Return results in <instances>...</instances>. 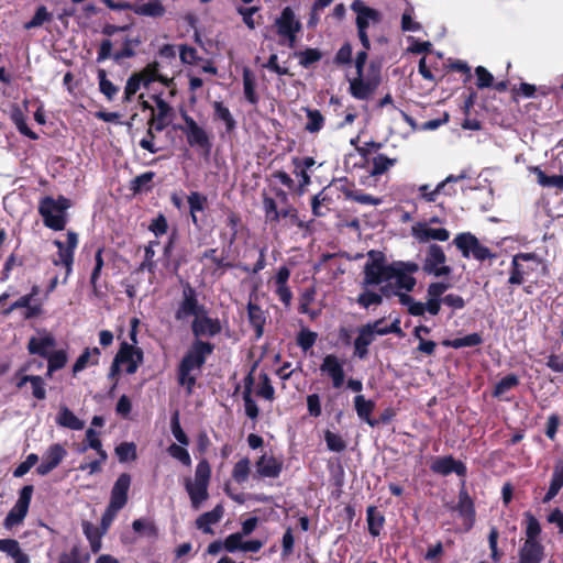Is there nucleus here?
Returning a JSON list of instances; mask_svg holds the SVG:
<instances>
[{
  "label": "nucleus",
  "mask_w": 563,
  "mask_h": 563,
  "mask_svg": "<svg viewBox=\"0 0 563 563\" xmlns=\"http://www.w3.org/2000/svg\"><path fill=\"white\" fill-rule=\"evenodd\" d=\"M383 147V143L369 141L365 142L362 146H355L356 152L361 156V163H355L354 166L365 167L369 165L372 154H378V151Z\"/></svg>",
  "instance_id": "obj_49"
},
{
  "label": "nucleus",
  "mask_w": 563,
  "mask_h": 563,
  "mask_svg": "<svg viewBox=\"0 0 563 563\" xmlns=\"http://www.w3.org/2000/svg\"><path fill=\"white\" fill-rule=\"evenodd\" d=\"M141 44L139 37H125L122 48L112 54V42L109 38L102 40L98 49L97 62L101 63L108 58H113L119 63L124 58H132L135 56L134 47Z\"/></svg>",
  "instance_id": "obj_11"
},
{
  "label": "nucleus",
  "mask_w": 563,
  "mask_h": 563,
  "mask_svg": "<svg viewBox=\"0 0 563 563\" xmlns=\"http://www.w3.org/2000/svg\"><path fill=\"white\" fill-rule=\"evenodd\" d=\"M454 509L459 512V516L463 519L465 530H471L475 523L476 510L473 498L470 496L465 488V482L462 483V488L459 492V500Z\"/></svg>",
  "instance_id": "obj_18"
},
{
  "label": "nucleus",
  "mask_w": 563,
  "mask_h": 563,
  "mask_svg": "<svg viewBox=\"0 0 563 563\" xmlns=\"http://www.w3.org/2000/svg\"><path fill=\"white\" fill-rule=\"evenodd\" d=\"M10 120L22 135L34 141L38 139V134L29 128L26 123V117L18 104L12 106L10 111Z\"/></svg>",
  "instance_id": "obj_38"
},
{
  "label": "nucleus",
  "mask_w": 563,
  "mask_h": 563,
  "mask_svg": "<svg viewBox=\"0 0 563 563\" xmlns=\"http://www.w3.org/2000/svg\"><path fill=\"white\" fill-rule=\"evenodd\" d=\"M153 100L155 101L157 112L155 113L153 111L152 118L148 120L147 125L155 128V131L159 133L168 126L170 122L169 117L173 113V108L159 95H154Z\"/></svg>",
  "instance_id": "obj_22"
},
{
  "label": "nucleus",
  "mask_w": 563,
  "mask_h": 563,
  "mask_svg": "<svg viewBox=\"0 0 563 563\" xmlns=\"http://www.w3.org/2000/svg\"><path fill=\"white\" fill-rule=\"evenodd\" d=\"M255 79L253 77L252 71L249 68H244L243 70V92L244 97L251 104L258 103V96L255 91Z\"/></svg>",
  "instance_id": "obj_53"
},
{
  "label": "nucleus",
  "mask_w": 563,
  "mask_h": 563,
  "mask_svg": "<svg viewBox=\"0 0 563 563\" xmlns=\"http://www.w3.org/2000/svg\"><path fill=\"white\" fill-rule=\"evenodd\" d=\"M178 240V233L176 230H174L170 235L168 236L167 242L164 245L163 249V260H164V266L166 268L172 269L173 273H177L181 265L186 263V260L184 256H173V250L175 247V244Z\"/></svg>",
  "instance_id": "obj_29"
},
{
  "label": "nucleus",
  "mask_w": 563,
  "mask_h": 563,
  "mask_svg": "<svg viewBox=\"0 0 563 563\" xmlns=\"http://www.w3.org/2000/svg\"><path fill=\"white\" fill-rule=\"evenodd\" d=\"M222 331L221 321L219 318H211L208 314V310L201 312L199 317H196L191 322V332L195 340H201L202 336L214 338Z\"/></svg>",
  "instance_id": "obj_15"
},
{
  "label": "nucleus",
  "mask_w": 563,
  "mask_h": 563,
  "mask_svg": "<svg viewBox=\"0 0 563 563\" xmlns=\"http://www.w3.org/2000/svg\"><path fill=\"white\" fill-rule=\"evenodd\" d=\"M67 450L59 443L49 445L42 456L41 464L36 467V473L41 476L49 474L66 457Z\"/></svg>",
  "instance_id": "obj_16"
},
{
  "label": "nucleus",
  "mask_w": 563,
  "mask_h": 563,
  "mask_svg": "<svg viewBox=\"0 0 563 563\" xmlns=\"http://www.w3.org/2000/svg\"><path fill=\"white\" fill-rule=\"evenodd\" d=\"M453 244L461 252L464 258L473 257L478 262L487 260H495L497 254L494 253L489 247L483 245L479 240L471 232L459 233Z\"/></svg>",
  "instance_id": "obj_7"
},
{
  "label": "nucleus",
  "mask_w": 563,
  "mask_h": 563,
  "mask_svg": "<svg viewBox=\"0 0 563 563\" xmlns=\"http://www.w3.org/2000/svg\"><path fill=\"white\" fill-rule=\"evenodd\" d=\"M66 236V242H63L60 240L53 241V244L57 247L58 255V258L54 260L53 262H68L69 264L70 261H74L75 251L79 243L78 234L75 231H68Z\"/></svg>",
  "instance_id": "obj_26"
},
{
  "label": "nucleus",
  "mask_w": 563,
  "mask_h": 563,
  "mask_svg": "<svg viewBox=\"0 0 563 563\" xmlns=\"http://www.w3.org/2000/svg\"><path fill=\"white\" fill-rule=\"evenodd\" d=\"M185 487L190 497L192 508L199 509L201 504L209 497L208 485L196 484L190 478H187Z\"/></svg>",
  "instance_id": "obj_40"
},
{
  "label": "nucleus",
  "mask_w": 563,
  "mask_h": 563,
  "mask_svg": "<svg viewBox=\"0 0 563 563\" xmlns=\"http://www.w3.org/2000/svg\"><path fill=\"white\" fill-rule=\"evenodd\" d=\"M114 357L117 358V363L128 364V374H134L139 365L143 363L144 353L141 347H136L124 341L120 344L119 351Z\"/></svg>",
  "instance_id": "obj_17"
},
{
  "label": "nucleus",
  "mask_w": 563,
  "mask_h": 563,
  "mask_svg": "<svg viewBox=\"0 0 563 563\" xmlns=\"http://www.w3.org/2000/svg\"><path fill=\"white\" fill-rule=\"evenodd\" d=\"M307 123L305 130L309 133H318L324 125V117L318 109H306Z\"/></svg>",
  "instance_id": "obj_54"
},
{
  "label": "nucleus",
  "mask_w": 563,
  "mask_h": 563,
  "mask_svg": "<svg viewBox=\"0 0 563 563\" xmlns=\"http://www.w3.org/2000/svg\"><path fill=\"white\" fill-rule=\"evenodd\" d=\"M445 347L461 349V347H473L478 346L483 343L482 334L474 332L463 338L445 339L442 342Z\"/></svg>",
  "instance_id": "obj_45"
},
{
  "label": "nucleus",
  "mask_w": 563,
  "mask_h": 563,
  "mask_svg": "<svg viewBox=\"0 0 563 563\" xmlns=\"http://www.w3.org/2000/svg\"><path fill=\"white\" fill-rule=\"evenodd\" d=\"M31 362L23 364L14 374L15 387L22 389L27 383L31 384L32 396L37 400L46 398V383L40 375L24 374L30 368Z\"/></svg>",
  "instance_id": "obj_14"
},
{
  "label": "nucleus",
  "mask_w": 563,
  "mask_h": 563,
  "mask_svg": "<svg viewBox=\"0 0 563 563\" xmlns=\"http://www.w3.org/2000/svg\"><path fill=\"white\" fill-rule=\"evenodd\" d=\"M70 207V199L63 195L57 198L45 196L40 200L37 211L46 228L53 231H63L68 222L67 210Z\"/></svg>",
  "instance_id": "obj_3"
},
{
  "label": "nucleus",
  "mask_w": 563,
  "mask_h": 563,
  "mask_svg": "<svg viewBox=\"0 0 563 563\" xmlns=\"http://www.w3.org/2000/svg\"><path fill=\"white\" fill-rule=\"evenodd\" d=\"M397 162V158H390L385 154L378 153L369 161L371 168L368 169V174L372 177L382 176L394 167Z\"/></svg>",
  "instance_id": "obj_39"
},
{
  "label": "nucleus",
  "mask_w": 563,
  "mask_h": 563,
  "mask_svg": "<svg viewBox=\"0 0 563 563\" xmlns=\"http://www.w3.org/2000/svg\"><path fill=\"white\" fill-rule=\"evenodd\" d=\"M445 262L446 255L443 249L438 244H430L422 269L424 273L435 277L449 276L452 273V268L445 265Z\"/></svg>",
  "instance_id": "obj_13"
},
{
  "label": "nucleus",
  "mask_w": 563,
  "mask_h": 563,
  "mask_svg": "<svg viewBox=\"0 0 563 563\" xmlns=\"http://www.w3.org/2000/svg\"><path fill=\"white\" fill-rule=\"evenodd\" d=\"M139 75H142L143 78V85L145 87H148L151 82L159 81L164 84L165 86H169V84L173 81V79H168L167 77L159 74V64L157 62H153L147 64L143 70L137 73Z\"/></svg>",
  "instance_id": "obj_44"
},
{
  "label": "nucleus",
  "mask_w": 563,
  "mask_h": 563,
  "mask_svg": "<svg viewBox=\"0 0 563 563\" xmlns=\"http://www.w3.org/2000/svg\"><path fill=\"white\" fill-rule=\"evenodd\" d=\"M256 395L269 401L274 400L275 398V389L266 373L260 374V385L256 390Z\"/></svg>",
  "instance_id": "obj_63"
},
{
  "label": "nucleus",
  "mask_w": 563,
  "mask_h": 563,
  "mask_svg": "<svg viewBox=\"0 0 563 563\" xmlns=\"http://www.w3.org/2000/svg\"><path fill=\"white\" fill-rule=\"evenodd\" d=\"M542 542L525 541L518 551V563H541L545 556Z\"/></svg>",
  "instance_id": "obj_27"
},
{
  "label": "nucleus",
  "mask_w": 563,
  "mask_h": 563,
  "mask_svg": "<svg viewBox=\"0 0 563 563\" xmlns=\"http://www.w3.org/2000/svg\"><path fill=\"white\" fill-rule=\"evenodd\" d=\"M100 354L101 352L98 347H86L73 365V374L76 375L84 371L89 363L90 365H98Z\"/></svg>",
  "instance_id": "obj_43"
},
{
  "label": "nucleus",
  "mask_w": 563,
  "mask_h": 563,
  "mask_svg": "<svg viewBox=\"0 0 563 563\" xmlns=\"http://www.w3.org/2000/svg\"><path fill=\"white\" fill-rule=\"evenodd\" d=\"M57 424L70 430H81L84 421L80 420L69 408L62 407L56 418Z\"/></svg>",
  "instance_id": "obj_46"
},
{
  "label": "nucleus",
  "mask_w": 563,
  "mask_h": 563,
  "mask_svg": "<svg viewBox=\"0 0 563 563\" xmlns=\"http://www.w3.org/2000/svg\"><path fill=\"white\" fill-rule=\"evenodd\" d=\"M52 19H53V15H52L51 12L47 11L46 7L45 5H40L36 9L34 15L32 16V19L24 24V29L25 30H31V29L40 27L45 22H51Z\"/></svg>",
  "instance_id": "obj_58"
},
{
  "label": "nucleus",
  "mask_w": 563,
  "mask_h": 563,
  "mask_svg": "<svg viewBox=\"0 0 563 563\" xmlns=\"http://www.w3.org/2000/svg\"><path fill=\"white\" fill-rule=\"evenodd\" d=\"M216 346L213 343L203 340H194L177 366V382L191 394L197 375L206 364L207 357L211 355Z\"/></svg>",
  "instance_id": "obj_1"
},
{
  "label": "nucleus",
  "mask_w": 563,
  "mask_h": 563,
  "mask_svg": "<svg viewBox=\"0 0 563 563\" xmlns=\"http://www.w3.org/2000/svg\"><path fill=\"white\" fill-rule=\"evenodd\" d=\"M366 63L354 60L356 77L350 79V93L357 100H368L382 82V65L371 60L365 73Z\"/></svg>",
  "instance_id": "obj_2"
},
{
  "label": "nucleus",
  "mask_w": 563,
  "mask_h": 563,
  "mask_svg": "<svg viewBox=\"0 0 563 563\" xmlns=\"http://www.w3.org/2000/svg\"><path fill=\"white\" fill-rule=\"evenodd\" d=\"M533 173L537 175L538 184L547 188H556L563 191V175H547L540 167H534Z\"/></svg>",
  "instance_id": "obj_51"
},
{
  "label": "nucleus",
  "mask_w": 563,
  "mask_h": 563,
  "mask_svg": "<svg viewBox=\"0 0 563 563\" xmlns=\"http://www.w3.org/2000/svg\"><path fill=\"white\" fill-rule=\"evenodd\" d=\"M284 463L274 455L263 454L255 462L256 474L260 477L277 478L283 471Z\"/></svg>",
  "instance_id": "obj_25"
},
{
  "label": "nucleus",
  "mask_w": 563,
  "mask_h": 563,
  "mask_svg": "<svg viewBox=\"0 0 563 563\" xmlns=\"http://www.w3.org/2000/svg\"><path fill=\"white\" fill-rule=\"evenodd\" d=\"M563 487V460H559L555 462L553 467L552 477L550 481V485L548 492L545 493L542 501L549 503L551 501Z\"/></svg>",
  "instance_id": "obj_36"
},
{
  "label": "nucleus",
  "mask_w": 563,
  "mask_h": 563,
  "mask_svg": "<svg viewBox=\"0 0 563 563\" xmlns=\"http://www.w3.org/2000/svg\"><path fill=\"white\" fill-rule=\"evenodd\" d=\"M262 203L265 222L267 224L276 225L282 219H288L290 225H296L300 229L303 228V222L299 219L298 210L291 203L278 209L275 198L265 192L263 194Z\"/></svg>",
  "instance_id": "obj_6"
},
{
  "label": "nucleus",
  "mask_w": 563,
  "mask_h": 563,
  "mask_svg": "<svg viewBox=\"0 0 563 563\" xmlns=\"http://www.w3.org/2000/svg\"><path fill=\"white\" fill-rule=\"evenodd\" d=\"M357 333L354 340V355L360 360H365L368 356V346L375 341V335L366 324L360 327Z\"/></svg>",
  "instance_id": "obj_30"
},
{
  "label": "nucleus",
  "mask_w": 563,
  "mask_h": 563,
  "mask_svg": "<svg viewBox=\"0 0 563 563\" xmlns=\"http://www.w3.org/2000/svg\"><path fill=\"white\" fill-rule=\"evenodd\" d=\"M224 515V508L221 504L217 505L212 510L201 514L196 519V527L206 534H213L212 525L218 523Z\"/></svg>",
  "instance_id": "obj_31"
},
{
  "label": "nucleus",
  "mask_w": 563,
  "mask_h": 563,
  "mask_svg": "<svg viewBox=\"0 0 563 563\" xmlns=\"http://www.w3.org/2000/svg\"><path fill=\"white\" fill-rule=\"evenodd\" d=\"M250 464L251 462L249 457H242L234 464L232 470V478L236 483L242 484L247 481L251 472Z\"/></svg>",
  "instance_id": "obj_57"
},
{
  "label": "nucleus",
  "mask_w": 563,
  "mask_h": 563,
  "mask_svg": "<svg viewBox=\"0 0 563 563\" xmlns=\"http://www.w3.org/2000/svg\"><path fill=\"white\" fill-rule=\"evenodd\" d=\"M44 335L41 338L31 336L27 342V352L31 355H38L44 357L48 354L49 350L55 347L56 340L52 333H48L46 330L43 331Z\"/></svg>",
  "instance_id": "obj_28"
},
{
  "label": "nucleus",
  "mask_w": 563,
  "mask_h": 563,
  "mask_svg": "<svg viewBox=\"0 0 563 563\" xmlns=\"http://www.w3.org/2000/svg\"><path fill=\"white\" fill-rule=\"evenodd\" d=\"M368 261L364 265V286H376L384 282H389V275L393 273L394 262L388 264L386 256L380 251H369Z\"/></svg>",
  "instance_id": "obj_4"
},
{
  "label": "nucleus",
  "mask_w": 563,
  "mask_h": 563,
  "mask_svg": "<svg viewBox=\"0 0 563 563\" xmlns=\"http://www.w3.org/2000/svg\"><path fill=\"white\" fill-rule=\"evenodd\" d=\"M207 309L202 303L199 302L198 292L189 282L181 284V299L177 305L174 318L176 321H186L189 318L199 317L201 312Z\"/></svg>",
  "instance_id": "obj_8"
},
{
  "label": "nucleus",
  "mask_w": 563,
  "mask_h": 563,
  "mask_svg": "<svg viewBox=\"0 0 563 563\" xmlns=\"http://www.w3.org/2000/svg\"><path fill=\"white\" fill-rule=\"evenodd\" d=\"M99 90L104 95L107 100L112 101L117 96L119 88L107 78L104 69L98 70Z\"/></svg>",
  "instance_id": "obj_56"
},
{
  "label": "nucleus",
  "mask_w": 563,
  "mask_h": 563,
  "mask_svg": "<svg viewBox=\"0 0 563 563\" xmlns=\"http://www.w3.org/2000/svg\"><path fill=\"white\" fill-rule=\"evenodd\" d=\"M181 118L185 125H176L174 129L180 130L186 134V140L189 146L198 147L203 153L209 154L212 143L206 130L201 128L186 111L181 112Z\"/></svg>",
  "instance_id": "obj_9"
},
{
  "label": "nucleus",
  "mask_w": 563,
  "mask_h": 563,
  "mask_svg": "<svg viewBox=\"0 0 563 563\" xmlns=\"http://www.w3.org/2000/svg\"><path fill=\"white\" fill-rule=\"evenodd\" d=\"M366 522L369 534L376 538L380 534V531L385 525V516L374 505L366 508Z\"/></svg>",
  "instance_id": "obj_41"
},
{
  "label": "nucleus",
  "mask_w": 563,
  "mask_h": 563,
  "mask_svg": "<svg viewBox=\"0 0 563 563\" xmlns=\"http://www.w3.org/2000/svg\"><path fill=\"white\" fill-rule=\"evenodd\" d=\"M541 264H543V260L534 252L515 254L510 263L508 284L511 286L522 285Z\"/></svg>",
  "instance_id": "obj_5"
},
{
  "label": "nucleus",
  "mask_w": 563,
  "mask_h": 563,
  "mask_svg": "<svg viewBox=\"0 0 563 563\" xmlns=\"http://www.w3.org/2000/svg\"><path fill=\"white\" fill-rule=\"evenodd\" d=\"M81 527L84 534L89 541L92 553H98L101 550V540L106 532H103L100 527H97L87 520L82 521Z\"/></svg>",
  "instance_id": "obj_42"
},
{
  "label": "nucleus",
  "mask_w": 563,
  "mask_h": 563,
  "mask_svg": "<svg viewBox=\"0 0 563 563\" xmlns=\"http://www.w3.org/2000/svg\"><path fill=\"white\" fill-rule=\"evenodd\" d=\"M344 199L365 206H378L383 201L382 198L374 197L356 188L354 190L344 189Z\"/></svg>",
  "instance_id": "obj_48"
},
{
  "label": "nucleus",
  "mask_w": 563,
  "mask_h": 563,
  "mask_svg": "<svg viewBox=\"0 0 563 563\" xmlns=\"http://www.w3.org/2000/svg\"><path fill=\"white\" fill-rule=\"evenodd\" d=\"M354 408L361 420L365 421L371 427L378 426V421L372 418V412L375 409V402L373 400H367L363 395H357L354 397Z\"/></svg>",
  "instance_id": "obj_34"
},
{
  "label": "nucleus",
  "mask_w": 563,
  "mask_h": 563,
  "mask_svg": "<svg viewBox=\"0 0 563 563\" xmlns=\"http://www.w3.org/2000/svg\"><path fill=\"white\" fill-rule=\"evenodd\" d=\"M318 339V333L313 332L307 328L301 329L296 338L298 346L303 351L307 352L310 350Z\"/></svg>",
  "instance_id": "obj_62"
},
{
  "label": "nucleus",
  "mask_w": 563,
  "mask_h": 563,
  "mask_svg": "<svg viewBox=\"0 0 563 563\" xmlns=\"http://www.w3.org/2000/svg\"><path fill=\"white\" fill-rule=\"evenodd\" d=\"M525 519H526V540L529 542H541L539 539L541 534V525L539 520L530 512H525Z\"/></svg>",
  "instance_id": "obj_52"
},
{
  "label": "nucleus",
  "mask_w": 563,
  "mask_h": 563,
  "mask_svg": "<svg viewBox=\"0 0 563 563\" xmlns=\"http://www.w3.org/2000/svg\"><path fill=\"white\" fill-rule=\"evenodd\" d=\"M212 107L214 110L213 119L222 121L225 124L227 132H232L236 126V122L229 108L221 101H214Z\"/></svg>",
  "instance_id": "obj_47"
},
{
  "label": "nucleus",
  "mask_w": 563,
  "mask_h": 563,
  "mask_svg": "<svg viewBox=\"0 0 563 563\" xmlns=\"http://www.w3.org/2000/svg\"><path fill=\"white\" fill-rule=\"evenodd\" d=\"M276 32L279 36L288 40V46L295 47L297 34L301 30V23L296 19L290 7L283 9L280 15L275 20Z\"/></svg>",
  "instance_id": "obj_12"
},
{
  "label": "nucleus",
  "mask_w": 563,
  "mask_h": 563,
  "mask_svg": "<svg viewBox=\"0 0 563 563\" xmlns=\"http://www.w3.org/2000/svg\"><path fill=\"white\" fill-rule=\"evenodd\" d=\"M430 470L434 474L448 476L455 473L460 477H465L467 474L466 465L452 455L439 456L430 465Z\"/></svg>",
  "instance_id": "obj_19"
},
{
  "label": "nucleus",
  "mask_w": 563,
  "mask_h": 563,
  "mask_svg": "<svg viewBox=\"0 0 563 563\" xmlns=\"http://www.w3.org/2000/svg\"><path fill=\"white\" fill-rule=\"evenodd\" d=\"M0 551L12 558L14 563H30V558L24 553L15 539H0Z\"/></svg>",
  "instance_id": "obj_37"
},
{
  "label": "nucleus",
  "mask_w": 563,
  "mask_h": 563,
  "mask_svg": "<svg viewBox=\"0 0 563 563\" xmlns=\"http://www.w3.org/2000/svg\"><path fill=\"white\" fill-rule=\"evenodd\" d=\"M412 235L421 243L428 242L429 240L448 241L450 233L444 228H429L424 224H419L412 228Z\"/></svg>",
  "instance_id": "obj_32"
},
{
  "label": "nucleus",
  "mask_w": 563,
  "mask_h": 563,
  "mask_svg": "<svg viewBox=\"0 0 563 563\" xmlns=\"http://www.w3.org/2000/svg\"><path fill=\"white\" fill-rule=\"evenodd\" d=\"M519 383V377L516 374H508L495 385L493 395L499 397L506 391L517 387Z\"/></svg>",
  "instance_id": "obj_61"
},
{
  "label": "nucleus",
  "mask_w": 563,
  "mask_h": 563,
  "mask_svg": "<svg viewBox=\"0 0 563 563\" xmlns=\"http://www.w3.org/2000/svg\"><path fill=\"white\" fill-rule=\"evenodd\" d=\"M295 56L299 58V65L303 68H309L322 58V53L318 48L307 47L303 51L296 52Z\"/></svg>",
  "instance_id": "obj_55"
},
{
  "label": "nucleus",
  "mask_w": 563,
  "mask_h": 563,
  "mask_svg": "<svg viewBox=\"0 0 563 563\" xmlns=\"http://www.w3.org/2000/svg\"><path fill=\"white\" fill-rule=\"evenodd\" d=\"M390 279H395L397 289H404L408 292L412 291L417 284V279L413 276L404 273L402 271L395 266L393 267V273H390L389 275V280Z\"/></svg>",
  "instance_id": "obj_50"
},
{
  "label": "nucleus",
  "mask_w": 563,
  "mask_h": 563,
  "mask_svg": "<svg viewBox=\"0 0 563 563\" xmlns=\"http://www.w3.org/2000/svg\"><path fill=\"white\" fill-rule=\"evenodd\" d=\"M320 371L328 375L332 380L334 388H341L345 380L343 363L334 354H328L323 357Z\"/></svg>",
  "instance_id": "obj_21"
},
{
  "label": "nucleus",
  "mask_w": 563,
  "mask_h": 563,
  "mask_svg": "<svg viewBox=\"0 0 563 563\" xmlns=\"http://www.w3.org/2000/svg\"><path fill=\"white\" fill-rule=\"evenodd\" d=\"M33 492V485H25L19 490V497L16 503L10 509V511L8 512L3 520V527L5 529L10 530L13 527H16L23 522L29 512Z\"/></svg>",
  "instance_id": "obj_10"
},
{
  "label": "nucleus",
  "mask_w": 563,
  "mask_h": 563,
  "mask_svg": "<svg viewBox=\"0 0 563 563\" xmlns=\"http://www.w3.org/2000/svg\"><path fill=\"white\" fill-rule=\"evenodd\" d=\"M187 203L194 227L201 230L203 227V220L198 216V213H205L208 209V197L199 191H190L187 196Z\"/></svg>",
  "instance_id": "obj_24"
},
{
  "label": "nucleus",
  "mask_w": 563,
  "mask_h": 563,
  "mask_svg": "<svg viewBox=\"0 0 563 563\" xmlns=\"http://www.w3.org/2000/svg\"><path fill=\"white\" fill-rule=\"evenodd\" d=\"M399 302L402 306H406L408 309V313L413 317H421L426 312L424 303L420 301H416L412 296L406 294L399 296Z\"/></svg>",
  "instance_id": "obj_59"
},
{
  "label": "nucleus",
  "mask_w": 563,
  "mask_h": 563,
  "mask_svg": "<svg viewBox=\"0 0 563 563\" xmlns=\"http://www.w3.org/2000/svg\"><path fill=\"white\" fill-rule=\"evenodd\" d=\"M131 481V475L129 473H122L119 475L110 492L109 504H111L112 507L115 506L122 509L128 504Z\"/></svg>",
  "instance_id": "obj_23"
},
{
  "label": "nucleus",
  "mask_w": 563,
  "mask_h": 563,
  "mask_svg": "<svg viewBox=\"0 0 563 563\" xmlns=\"http://www.w3.org/2000/svg\"><path fill=\"white\" fill-rule=\"evenodd\" d=\"M247 318L251 327L255 331V339L258 340L264 334V327L266 324L265 311L251 299L247 302Z\"/></svg>",
  "instance_id": "obj_33"
},
{
  "label": "nucleus",
  "mask_w": 563,
  "mask_h": 563,
  "mask_svg": "<svg viewBox=\"0 0 563 563\" xmlns=\"http://www.w3.org/2000/svg\"><path fill=\"white\" fill-rule=\"evenodd\" d=\"M45 358L47 360V364L49 365L51 372H56L64 368L68 360L67 353L64 350L48 352Z\"/></svg>",
  "instance_id": "obj_60"
},
{
  "label": "nucleus",
  "mask_w": 563,
  "mask_h": 563,
  "mask_svg": "<svg viewBox=\"0 0 563 563\" xmlns=\"http://www.w3.org/2000/svg\"><path fill=\"white\" fill-rule=\"evenodd\" d=\"M351 10L356 13L355 24L357 31H367L369 22L379 23L382 13L371 7H367L362 0H354L351 3Z\"/></svg>",
  "instance_id": "obj_20"
},
{
  "label": "nucleus",
  "mask_w": 563,
  "mask_h": 563,
  "mask_svg": "<svg viewBox=\"0 0 563 563\" xmlns=\"http://www.w3.org/2000/svg\"><path fill=\"white\" fill-rule=\"evenodd\" d=\"M133 12L141 16L162 18L166 13V8L162 0H151L146 3L133 2Z\"/></svg>",
  "instance_id": "obj_35"
},
{
  "label": "nucleus",
  "mask_w": 563,
  "mask_h": 563,
  "mask_svg": "<svg viewBox=\"0 0 563 563\" xmlns=\"http://www.w3.org/2000/svg\"><path fill=\"white\" fill-rule=\"evenodd\" d=\"M89 560V554L82 556L79 548L74 545L68 553L64 552L59 555L58 563H88Z\"/></svg>",
  "instance_id": "obj_64"
}]
</instances>
